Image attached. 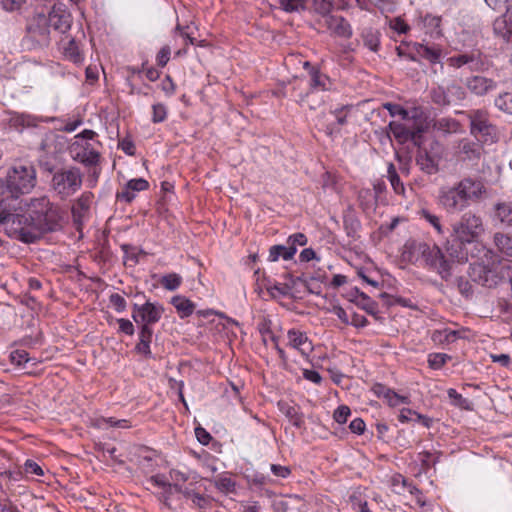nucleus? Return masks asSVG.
I'll return each mask as SVG.
<instances>
[{"label": "nucleus", "mask_w": 512, "mask_h": 512, "mask_svg": "<svg viewBox=\"0 0 512 512\" xmlns=\"http://www.w3.org/2000/svg\"><path fill=\"white\" fill-rule=\"evenodd\" d=\"M13 208L7 198L0 197V231L10 238L30 244L63 228L64 209L46 195L31 198L24 214L12 213Z\"/></svg>", "instance_id": "1"}, {"label": "nucleus", "mask_w": 512, "mask_h": 512, "mask_svg": "<svg viewBox=\"0 0 512 512\" xmlns=\"http://www.w3.org/2000/svg\"><path fill=\"white\" fill-rule=\"evenodd\" d=\"M486 192V186L481 180L464 177L453 185L439 189L438 205L449 214L459 213L472 203L479 202Z\"/></svg>", "instance_id": "2"}, {"label": "nucleus", "mask_w": 512, "mask_h": 512, "mask_svg": "<svg viewBox=\"0 0 512 512\" xmlns=\"http://www.w3.org/2000/svg\"><path fill=\"white\" fill-rule=\"evenodd\" d=\"M418 251L424 262V267L435 272L444 281H449L462 257L461 248L447 240L443 249L438 245L420 243Z\"/></svg>", "instance_id": "3"}, {"label": "nucleus", "mask_w": 512, "mask_h": 512, "mask_svg": "<svg viewBox=\"0 0 512 512\" xmlns=\"http://www.w3.org/2000/svg\"><path fill=\"white\" fill-rule=\"evenodd\" d=\"M36 170L31 164H16L8 170L6 176V191L0 197L7 198L12 205L21 194L29 193L36 185Z\"/></svg>", "instance_id": "4"}, {"label": "nucleus", "mask_w": 512, "mask_h": 512, "mask_svg": "<svg viewBox=\"0 0 512 512\" xmlns=\"http://www.w3.org/2000/svg\"><path fill=\"white\" fill-rule=\"evenodd\" d=\"M451 227L452 242L461 249L463 246L476 241L484 233L481 216L472 211L463 213Z\"/></svg>", "instance_id": "5"}, {"label": "nucleus", "mask_w": 512, "mask_h": 512, "mask_svg": "<svg viewBox=\"0 0 512 512\" xmlns=\"http://www.w3.org/2000/svg\"><path fill=\"white\" fill-rule=\"evenodd\" d=\"M469 131L475 140L484 145H491L499 140V130L491 121L485 109H474L467 112Z\"/></svg>", "instance_id": "6"}, {"label": "nucleus", "mask_w": 512, "mask_h": 512, "mask_svg": "<svg viewBox=\"0 0 512 512\" xmlns=\"http://www.w3.org/2000/svg\"><path fill=\"white\" fill-rule=\"evenodd\" d=\"M82 186V174L79 168L69 167L56 170L50 182V188L60 200L74 195Z\"/></svg>", "instance_id": "7"}, {"label": "nucleus", "mask_w": 512, "mask_h": 512, "mask_svg": "<svg viewBox=\"0 0 512 512\" xmlns=\"http://www.w3.org/2000/svg\"><path fill=\"white\" fill-rule=\"evenodd\" d=\"M49 18L44 13H37L30 17L26 25V40L36 47H46L50 43Z\"/></svg>", "instance_id": "8"}, {"label": "nucleus", "mask_w": 512, "mask_h": 512, "mask_svg": "<svg viewBox=\"0 0 512 512\" xmlns=\"http://www.w3.org/2000/svg\"><path fill=\"white\" fill-rule=\"evenodd\" d=\"M164 312L162 305L147 301L143 305L134 304L132 318L137 324L141 326L157 323Z\"/></svg>", "instance_id": "9"}, {"label": "nucleus", "mask_w": 512, "mask_h": 512, "mask_svg": "<svg viewBox=\"0 0 512 512\" xmlns=\"http://www.w3.org/2000/svg\"><path fill=\"white\" fill-rule=\"evenodd\" d=\"M324 24L330 34L334 37L349 39L353 31L350 23L342 16L328 15L324 19Z\"/></svg>", "instance_id": "10"}, {"label": "nucleus", "mask_w": 512, "mask_h": 512, "mask_svg": "<svg viewBox=\"0 0 512 512\" xmlns=\"http://www.w3.org/2000/svg\"><path fill=\"white\" fill-rule=\"evenodd\" d=\"M469 275L473 282L489 288L496 286L499 281L497 274L482 264L472 265Z\"/></svg>", "instance_id": "11"}, {"label": "nucleus", "mask_w": 512, "mask_h": 512, "mask_svg": "<svg viewBox=\"0 0 512 512\" xmlns=\"http://www.w3.org/2000/svg\"><path fill=\"white\" fill-rule=\"evenodd\" d=\"M288 345L297 350L303 356H309L313 351L312 341L305 332L298 329H290L287 332Z\"/></svg>", "instance_id": "12"}, {"label": "nucleus", "mask_w": 512, "mask_h": 512, "mask_svg": "<svg viewBox=\"0 0 512 512\" xmlns=\"http://www.w3.org/2000/svg\"><path fill=\"white\" fill-rule=\"evenodd\" d=\"M483 145L475 139L463 138L458 144V154L463 160H479L483 153Z\"/></svg>", "instance_id": "13"}, {"label": "nucleus", "mask_w": 512, "mask_h": 512, "mask_svg": "<svg viewBox=\"0 0 512 512\" xmlns=\"http://www.w3.org/2000/svg\"><path fill=\"white\" fill-rule=\"evenodd\" d=\"M466 87L471 93L477 96H484L495 90L497 83L493 79L477 75L467 78Z\"/></svg>", "instance_id": "14"}, {"label": "nucleus", "mask_w": 512, "mask_h": 512, "mask_svg": "<svg viewBox=\"0 0 512 512\" xmlns=\"http://www.w3.org/2000/svg\"><path fill=\"white\" fill-rule=\"evenodd\" d=\"M416 56L427 60L431 65H440V69H443L441 57L443 49L440 45H429L427 43L415 44Z\"/></svg>", "instance_id": "15"}, {"label": "nucleus", "mask_w": 512, "mask_h": 512, "mask_svg": "<svg viewBox=\"0 0 512 512\" xmlns=\"http://www.w3.org/2000/svg\"><path fill=\"white\" fill-rule=\"evenodd\" d=\"M388 129L400 144L408 141H413L416 144L421 132L420 130H411L404 124L395 121L389 123Z\"/></svg>", "instance_id": "16"}, {"label": "nucleus", "mask_w": 512, "mask_h": 512, "mask_svg": "<svg viewBox=\"0 0 512 512\" xmlns=\"http://www.w3.org/2000/svg\"><path fill=\"white\" fill-rule=\"evenodd\" d=\"M93 194L91 192H84L72 205L71 212L73 221L79 225L82 223L83 218L89 212L92 203Z\"/></svg>", "instance_id": "17"}, {"label": "nucleus", "mask_w": 512, "mask_h": 512, "mask_svg": "<svg viewBox=\"0 0 512 512\" xmlns=\"http://www.w3.org/2000/svg\"><path fill=\"white\" fill-rule=\"evenodd\" d=\"M494 34L505 42H512V13H505L493 23Z\"/></svg>", "instance_id": "18"}, {"label": "nucleus", "mask_w": 512, "mask_h": 512, "mask_svg": "<svg viewBox=\"0 0 512 512\" xmlns=\"http://www.w3.org/2000/svg\"><path fill=\"white\" fill-rule=\"evenodd\" d=\"M49 20L47 21L50 28H53L56 31L61 33H65L71 27V16L66 12H57L53 10L48 15H46Z\"/></svg>", "instance_id": "19"}, {"label": "nucleus", "mask_w": 512, "mask_h": 512, "mask_svg": "<svg viewBox=\"0 0 512 512\" xmlns=\"http://www.w3.org/2000/svg\"><path fill=\"white\" fill-rule=\"evenodd\" d=\"M373 392L378 397L384 398L391 407L398 406L400 403H409L407 397L398 395L395 391L382 384H375L373 386Z\"/></svg>", "instance_id": "20"}, {"label": "nucleus", "mask_w": 512, "mask_h": 512, "mask_svg": "<svg viewBox=\"0 0 512 512\" xmlns=\"http://www.w3.org/2000/svg\"><path fill=\"white\" fill-rule=\"evenodd\" d=\"M493 221L506 226H512V203L498 202L494 205Z\"/></svg>", "instance_id": "21"}, {"label": "nucleus", "mask_w": 512, "mask_h": 512, "mask_svg": "<svg viewBox=\"0 0 512 512\" xmlns=\"http://www.w3.org/2000/svg\"><path fill=\"white\" fill-rule=\"evenodd\" d=\"M447 62L453 68H460L468 64L478 65L481 62V53L478 50H474L469 53L455 55L448 58Z\"/></svg>", "instance_id": "22"}, {"label": "nucleus", "mask_w": 512, "mask_h": 512, "mask_svg": "<svg viewBox=\"0 0 512 512\" xmlns=\"http://www.w3.org/2000/svg\"><path fill=\"white\" fill-rule=\"evenodd\" d=\"M442 19L440 16L427 14L422 19V25L425 33L431 38L437 39L443 36L441 29Z\"/></svg>", "instance_id": "23"}, {"label": "nucleus", "mask_w": 512, "mask_h": 512, "mask_svg": "<svg viewBox=\"0 0 512 512\" xmlns=\"http://www.w3.org/2000/svg\"><path fill=\"white\" fill-rule=\"evenodd\" d=\"M75 160L81 162L86 166L97 165L100 160V154L90 144L82 146L81 149L76 153Z\"/></svg>", "instance_id": "24"}, {"label": "nucleus", "mask_w": 512, "mask_h": 512, "mask_svg": "<svg viewBox=\"0 0 512 512\" xmlns=\"http://www.w3.org/2000/svg\"><path fill=\"white\" fill-rule=\"evenodd\" d=\"M153 330L148 325L141 326L139 332V342L136 344L135 349L138 353L147 357L151 356L150 343L152 341Z\"/></svg>", "instance_id": "25"}, {"label": "nucleus", "mask_w": 512, "mask_h": 512, "mask_svg": "<svg viewBox=\"0 0 512 512\" xmlns=\"http://www.w3.org/2000/svg\"><path fill=\"white\" fill-rule=\"evenodd\" d=\"M493 242L500 253L512 257V236L497 232L493 236Z\"/></svg>", "instance_id": "26"}, {"label": "nucleus", "mask_w": 512, "mask_h": 512, "mask_svg": "<svg viewBox=\"0 0 512 512\" xmlns=\"http://www.w3.org/2000/svg\"><path fill=\"white\" fill-rule=\"evenodd\" d=\"M171 303L176 308L181 318L190 316L195 308L192 301L182 296H174Z\"/></svg>", "instance_id": "27"}, {"label": "nucleus", "mask_w": 512, "mask_h": 512, "mask_svg": "<svg viewBox=\"0 0 512 512\" xmlns=\"http://www.w3.org/2000/svg\"><path fill=\"white\" fill-rule=\"evenodd\" d=\"M296 253L295 247H288L284 245H274L269 250V260L272 262L277 261L280 257L284 260H290Z\"/></svg>", "instance_id": "28"}, {"label": "nucleus", "mask_w": 512, "mask_h": 512, "mask_svg": "<svg viewBox=\"0 0 512 512\" xmlns=\"http://www.w3.org/2000/svg\"><path fill=\"white\" fill-rule=\"evenodd\" d=\"M280 411L289 418L290 422L296 426L301 427L303 424V417L299 413V409L296 406L289 405L288 403L279 402Z\"/></svg>", "instance_id": "29"}, {"label": "nucleus", "mask_w": 512, "mask_h": 512, "mask_svg": "<svg viewBox=\"0 0 512 512\" xmlns=\"http://www.w3.org/2000/svg\"><path fill=\"white\" fill-rule=\"evenodd\" d=\"M416 163L427 174H434L438 171L437 163L427 152H419L416 156Z\"/></svg>", "instance_id": "30"}, {"label": "nucleus", "mask_w": 512, "mask_h": 512, "mask_svg": "<svg viewBox=\"0 0 512 512\" xmlns=\"http://www.w3.org/2000/svg\"><path fill=\"white\" fill-rule=\"evenodd\" d=\"M311 82L310 85L313 89L319 90H329L330 89V80L329 78L321 74L320 71L316 68H311L310 70Z\"/></svg>", "instance_id": "31"}, {"label": "nucleus", "mask_w": 512, "mask_h": 512, "mask_svg": "<svg viewBox=\"0 0 512 512\" xmlns=\"http://www.w3.org/2000/svg\"><path fill=\"white\" fill-rule=\"evenodd\" d=\"M358 299L355 301L357 306L365 310L368 314L375 316L378 312V304L368 295L356 289Z\"/></svg>", "instance_id": "32"}, {"label": "nucleus", "mask_w": 512, "mask_h": 512, "mask_svg": "<svg viewBox=\"0 0 512 512\" xmlns=\"http://www.w3.org/2000/svg\"><path fill=\"white\" fill-rule=\"evenodd\" d=\"M387 178L396 194L405 195V187L403 182L401 181L396 167L393 163H390L387 168Z\"/></svg>", "instance_id": "33"}, {"label": "nucleus", "mask_w": 512, "mask_h": 512, "mask_svg": "<svg viewBox=\"0 0 512 512\" xmlns=\"http://www.w3.org/2000/svg\"><path fill=\"white\" fill-rule=\"evenodd\" d=\"M494 105L499 111L512 115V92L500 93L494 99Z\"/></svg>", "instance_id": "34"}, {"label": "nucleus", "mask_w": 512, "mask_h": 512, "mask_svg": "<svg viewBox=\"0 0 512 512\" xmlns=\"http://www.w3.org/2000/svg\"><path fill=\"white\" fill-rule=\"evenodd\" d=\"M458 338V332L450 329L435 330L432 334V340L435 343H452Z\"/></svg>", "instance_id": "35"}, {"label": "nucleus", "mask_w": 512, "mask_h": 512, "mask_svg": "<svg viewBox=\"0 0 512 512\" xmlns=\"http://www.w3.org/2000/svg\"><path fill=\"white\" fill-rule=\"evenodd\" d=\"M358 199L363 210H369L376 205L377 196L370 189H361L358 194Z\"/></svg>", "instance_id": "36"}, {"label": "nucleus", "mask_w": 512, "mask_h": 512, "mask_svg": "<svg viewBox=\"0 0 512 512\" xmlns=\"http://www.w3.org/2000/svg\"><path fill=\"white\" fill-rule=\"evenodd\" d=\"M64 55L69 60L74 63H80L83 60L82 53L80 52L79 47L77 46L75 40L73 38L69 39L66 46H64Z\"/></svg>", "instance_id": "37"}, {"label": "nucleus", "mask_w": 512, "mask_h": 512, "mask_svg": "<svg viewBox=\"0 0 512 512\" xmlns=\"http://www.w3.org/2000/svg\"><path fill=\"white\" fill-rule=\"evenodd\" d=\"M441 457V452L437 451L435 454H432L428 451L420 452L418 454V458L421 461L422 470L427 472L429 468L434 466Z\"/></svg>", "instance_id": "38"}, {"label": "nucleus", "mask_w": 512, "mask_h": 512, "mask_svg": "<svg viewBox=\"0 0 512 512\" xmlns=\"http://www.w3.org/2000/svg\"><path fill=\"white\" fill-rule=\"evenodd\" d=\"M364 45L373 52H377L379 48V34L377 31L367 29L362 34Z\"/></svg>", "instance_id": "39"}, {"label": "nucleus", "mask_w": 512, "mask_h": 512, "mask_svg": "<svg viewBox=\"0 0 512 512\" xmlns=\"http://www.w3.org/2000/svg\"><path fill=\"white\" fill-rule=\"evenodd\" d=\"M215 486L219 491L229 494L235 492L236 483L231 477L219 476L215 480Z\"/></svg>", "instance_id": "40"}, {"label": "nucleus", "mask_w": 512, "mask_h": 512, "mask_svg": "<svg viewBox=\"0 0 512 512\" xmlns=\"http://www.w3.org/2000/svg\"><path fill=\"white\" fill-rule=\"evenodd\" d=\"M421 217L427 221L439 235L444 234V228L441 224L440 217L431 213L428 210L421 211Z\"/></svg>", "instance_id": "41"}, {"label": "nucleus", "mask_w": 512, "mask_h": 512, "mask_svg": "<svg viewBox=\"0 0 512 512\" xmlns=\"http://www.w3.org/2000/svg\"><path fill=\"white\" fill-rule=\"evenodd\" d=\"M160 282H161V285L165 289L173 291V290H176L180 286V284L182 282V278L180 275H178L176 273H170V274L164 275L161 278Z\"/></svg>", "instance_id": "42"}, {"label": "nucleus", "mask_w": 512, "mask_h": 512, "mask_svg": "<svg viewBox=\"0 0 512 512\" xmlns=\"http://www.w3.org/2000/svg\"><path fill=\"white\" fill-rule=\"evenodd\" d=\"M448 397L450 398L452 404L461 409L469 410L470 402L468 399L464 398L461 394H459L455 389L450 388L448 390Z\"/></svg>", "instance_id": "43"}, {"label": "nucleus", "mask_w": 512, "mask_h": 512, "mask_svg": "<svg viewBox=\"0 0 512 512\" xmlns=\"http://www.w3.org/2000/svg\"><path fill=\"white\" fill-rule=\"evenodd\" d=\"M313 7L315 11L324 16L325 19L328 15H331L333 0H313Z\"/></svg>", "instance_id": "44"}, {"label": "nucleus", "mask_w": 512, "mask_h": 512, "mask_svg": "<svg viewBox=\"0 0 512 512\" xmlns=\"http://www.w3.org/2000/svg\"><path fill=\"white\" fill-rule=\"evenodd\" d=\"M450 359V356L444 353H432L428 356V363L432 369H440Z\"/></svg>", "instance_id": "45"}, {"label": "nucleus", "mask_w": 512, "mask_h": 512, "mask_svg": "<svg viewBox=\"0 0 512 512\" xmlns=\"http://www.w3.org/2000/svg\"><path fill=\"white\" fill-rule=\"evenodd\" d=\"M167 118V108L162 103H157L152 106V122L161 123Z\"/></svg>", "instance_id": "46"}, {"label": "nucleus", "mask_w": 512, "mask_h": 512, "mask_svg": "<svg viewBox=\"0 0 512 512\" xmlns=\"http://www.w3.org/2000/svg\"><path fill=\"white\" fill-rule=\"evenodd\" d=\"M344 227L348 236L356 238L360 222L353 216H347L344 218Z\"/></svg>", "instance_id": "47"}, {"label": "nucleus", "mask_w": 512, "mask_h": 512, "mask_svg": "<svg viewBox=\"0 0 512 512\" xmlns=\"http://www.w3.org/2000/svg\"><path fill=\"white\" fill-rule=\"evenodd\" d=\"M271 326H272V321L270 320V318L268 316H262L259 319L258 331L262 336V340H263L264 344H266V337L269 334H272Z\"/></svg>", "instance_id": "48"}, {"label": "nucleus", "mask_w": 512, "mask_h": 512, "mask_svg": "<svg viewBox=\"0 0 512 512\" xmlns=\"http://www.w3.org/2000/svg\"><path fill=\"white\" fill-rule=\"evenodd\" d=\"M456 285L459 292L466 298L472 297L474 291L472 284L463 277H458L456 279Z\"/></svg>", "instance_id": "49"}, {"label": "nucleus", "mask_w": 512, "mask_h": 512, "mask_svg": "<svg viewBox=\"0 0 512 512\" xmlns=\"http://www.w3.org/2000/svg\"><path fill=\"white\" fill-rule=\"evenodd\" d=\"M279 3L286 12H295L304 8V0H279Z\"/></svg>", "instance_id": "50"}, {"label": "nucleus", "mask_w": 512, "mask_h": 512, "mask_svg": "<svg viewBox=\"0 0 512 512\" xmlns=\"http://www.w3.org/2000/svg\"><path fill=\"white\" fill-rule=\"evenodd\" d=\"M10 359L12 363L16 365H24L28 363L31 359L29 358V353L23 349H17L10 354Z\"/></svg>", "instance_id": "51"}, {"label": "nucleus", "mask_w": 512, "mask_h": 512, "mask_svg": "<svg viewBox=\"0 0 512 512\" xmlns=\"http://www.w3.org/2000/svg\"><path fill=\"white\" fill-rule=\"evenodd\" d=\"M383 108L388 110L390 115L393 117L400 116L402 119H406L408 117V111L398 104L388 102L383 104Z\"/></svg>", "instance_id": "52"}, {"label": "nucleus", "mask_w": 512, "mask_h": 512, "mask_svg": "<svg viewBox=\"0 0 512 512\" xmlns=\"http://www.w3.org/2000/svg\"><path fill=\"white\" fill-rule=\"evenodd\" d=\"M351 414V410L346 405L339 406L333 414L334 420L339 424H344L347 422L348 417Z\"/></svg>", "instance_id": "53"}, {"label": "nucleus", "mask_w": 512, "mask_h": 512, "mask_svg": "<svg viewBox=\"0 0 512 512\" xmlns=\"http://www.w3.org/2000/svg\"><path fill=\"white\" fill-rule=\"evenodd\" d=\"M109 302L118 313L125 311L127 306V302L124 297L118 293L111 294L109 297Z\"/></svg>", "instance_id": "54"}, {"label": "nucleus", "mask_w": 512, "mask_h": 512, "mask_svg": "<svg viewBox=\"0 0 512 512\" xmlns=\"http://www.w3.org/2000/svg\"><path fill=\"white\" fill-rule=\"evenodd\" d=\"M392 484L394 487H397L399 484L402 485L403 488H407L408 491L411 493V494H417V493H420V490L412 485L411 483H409L407 481L406 478H404L402 475H396L393 477L392 479Z\"/></svg>", "instance_id": "55"}, {"label": "nucleus", "mask_w": 512, "mask_h": 512, "mask_svg": "<svg viewBox=\"0 0 512 512\" xmlns=\"http://www.w3.org/2000/svg\"><path fill=\"white\" fill-rule=\"evenodd\" d=\"M126 184L128 188H130L131 191L134 193L144 191L149 187V183L143 178L132 179L128 181Z\"/></svg>", "instance_id": "56"}, {"label": "nucleus", "mask_w": 512, "mask_h": 512, "mask_svg": "<svg viewBox=\"0 0 512 512\" xmlns=\"http://www.w3.org/2000/svg\"><path fill=\"white\" fill-rule=\"evenodd\" d=\"M171 55V48L168 45H164L156 56L158 66L165 67L168 63Z\"/></svg>", "instance_id": "57"}, {"label": "nucleus", "mask_w": 512, "mask_h": 512, "mask_svg": "<svg viewBox=\"0 0 512 512\" xmlns=\"http://www.w3.org/2000/svg\"><path fill=\"white\" fill-rule=\"evenodd\" d=\"M288 247H295L297 249V246H304L307 243V237L303 233H295L291 236H289L288 240Z\"/></svg>", "instance_id": "58"}, {"label": "nucleus", "mask_w": 512, "mask_h": 512, "mask_svg": "<svg viewBox=\"0 0 512 512\" xmlns=\"http://www.w3.org/2000/svg\"><path fill=\"white\" fill-rule=\"evenodd\" d=\"M191 502L195 507L199 508L200 510H205L211 506L210 499L199 493L197 495H192Z\"/></svg>", "instance_id": "59"}, {"label": "nucleus", "mask_w": 512, "mask_h": 512, "mask_svg": "<svg viewBox=\"0 0 512 512\" xmlns=\"http://www.w3.org/2000/svg\"><path fill=\"white\" fill-rule=\"evenodd\" d=\"M486 4L491 7L493 10L498 11H508L509 6L512 3V0H485Z\"/></svg>", "instance_id": "60"}, {"label": "nucleus", "mask_w": 512, "mask_h": 512, "mask_svg": "<svg viewBox=\"0 0 512 512\" xmlns=\"http://www.w3.org/2000/svg\"><path fill=\"white\" fill-rule=\"evenodd\" d=\"M398 0H376L377 7L383 13H391L395 10Z\"/></svg>", "instance_id": "61"}, {"label": "nucleus", "mask_w": 512, "mask_h": 512, "mask_svg": "<svg viewBox=\"0 0 512 512\" xmlns=\"http://www.w3.org/2000/svg\"><path fill=\"white\" fill-rule=\"evenodd\" d=\"M25 472L27 474L41 476L43 475L42 468L34 461L27 460L24 465Z\"/></svg>", "instance_id": "62"}, {"label": "nucleus", "mask_w": 512, "mask_h": 512, "mask_svg": "<svg viewBox=\"0 0 512 512\" xmlns=\"http://www.w3.org/2000/svg\"><path fill=\"white\" fill-rule=\"evenodd\" d=\"M270 469L275 476L280 478H287L291 474V470L288 466L272 464Z\"/></svg>", "instance_id": "63"}, {"label": "nucleus", "mask_w": 512, "mask_h": 512, "mask_svg": "<svg viewBox=\"0 0 512 512\" xmlns=\"http://www.w3.org/2000/svg\"><path fill=\"white\" fill-rule=\"evenodd\" d=\"M457 125L458 124L455 120L445 118L439 119L435 124L436 127H438L439 129H443L445 131H455Z\"/></svg>", "instance_id": "64"}]
</instances>
